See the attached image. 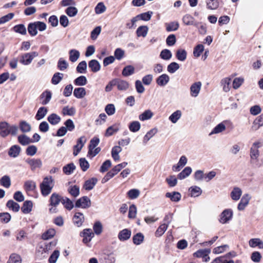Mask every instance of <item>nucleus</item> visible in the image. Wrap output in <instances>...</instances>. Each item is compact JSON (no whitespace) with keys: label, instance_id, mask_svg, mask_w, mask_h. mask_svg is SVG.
I'll use <instances>...</instances> for the list:
<instances>
[{"label":"nucleus","instance_id":"obj_1","mask_svg":"<svg viewBox=\"0 0 263 263\" xmlns=\"http://www.w3.org/2000/svg\"><path fill=\"white\" fill-rule=\"evenodd\" d=\"M18 127L15 125H10L6 121L0 122V136L5 138L9 134L12 136L16 135Z\"/></svg>","mask_w":263,"mask_h":263},{"label":"nucleus","instance_id":"obj_2","mask_svg":"<svg viewBox=\"0 0 263 263\" xmlns=\"http://www.w3.org/2000/svg\"><path fill=\"white\" fill-rule=\"evenodd\" d=\"M54 186V180L51 176H47L44 178L40 184L41 193L44 196H47L51 192Z\"/></svg>","mask_w":263,"mask_h":263},{"label":"nucleus","instance_id":"obj_3","mask_svg":"<svg viewBox=\"0 0 263 263\" xmlns=\"http://www.w3.org/2000/svg\"><path fill=\"white\" fill-rule=\"evenodd\" d=\"M62 199L63 197L56 193H54L51 195L49 200V205L50 206L49 209L50 213L54 214L58 212L57 206L61 202H62Z\"/></svg>","mask_w":263,"mask_h":263},{"label":"nucleus","instance_id":"obj_4","mask_svg":"<svg viewBox=\"0 0 263 263\" xmlns=\"http://www.w3.org/2000/svg\"><path fill=\"white\" fill-rule=\"evenodd\" d=\"M38 55L39 53L36 51L25 53L20 56V62L23 65H28L32 62L33 59Z\"/></svg>","mask_w":263,"mask_h":263},{"label":"nucleus","instance_id":"obj_5","mask_svg":"<svg viewBox=\"0 0 263 263\" xmlns=\"http://www.w3.org/2000/svg\"><path fill=\"white\" fill-rule=\"evenodd\" d=\"M261 146L260 142L257 141L253 143L250 152L251 163H254L257 161L259 156V152L258 148Z\"/></svg>","mask_w":263,"mask_h":263},{"label":"nucleus","instance_id":"obj_6","mask_svg":"<svg viewBox=\"0 0 263 263\" xmlns=\"http://www.w3.org/2000/svg\"><path fill=\"white\" fill-rule=\"evenodd\" d=\"M233 213L231 209L224 210L220 214L219 222L222 224L228 223L232 218Z\"/></svg>","mask_w":263,"mask_h":263},{"label":"nucleus","instance_id":"obj_7","mask_svg":"<svg viewBox=\"0 0 263 263\" xmlns=\"http://www.w3.org/2000/svg\"><path fill=\"white\" fill-rule=\"evenodd\" d=\"M91 205V201L87 196H83L79 199L76 202L75 206L77 208L86 209Z\"/></svg>","mask_w":263,"mask_h":263},{"label":"nucleus","instance_id":"obj_8","mask_svg":"<svg viewBox=\"0 0 263 263\" xmlns=\"http://www.w3.org/2000/svg\"><path fill=\"white\" fill-rule=\"evenodd\" d=\"M87 141V139L85 136H81L79 138L77 142V144L73 147V154L74 156H77L81 151L84 144Z\"/></svg>","mask_w":263,"mask_h":263},{"label":"nucleus","instance_id":"obj_9","mask_svg":"<svg viewBox=\"0 0 263 263\" xmlns=\"http://www.w3.org/2000/svg\"><path fill=\"white\" fill-rule=\"evenodd\" d=\"M25 161L30 165L32 171L40 168L42 165V162L40 159L28 158Z\"/></svg>","mask_w":263,"mask_h":263},{"label":"nucleus","instance_id":"obj_10","mask_svg":"<svg viewBox=\"0 0 263 263\" xmlns=\"http://www.w3.org/2000/svg\"><path fill=\"white\" fill-rule=\"evenodd\" d=\"M202 84L201 82H196L192 84L190 87V94L193 97H197L200 91Z\"/></svg>","mask_w":263,"mask_h":263},{"label":"nucleus","instance_id":"obj_11","mask_svg":"<svg viewBox=\"0 0 263 263\" xmlns=\"http://www.w3.org/2000/svg\"><path fill=\"white\" fill-rule=\"evenodd\" d=\"M81 236L83 237V242L84 243H87L93 237L94 234L90 229H86L83 231Z\"/></svg>","mask_w":263,"mask_h":263},{"label":"nucleus","instance_id":"obj_12","mask_svg":"<svg viewBox=\"0 0 263 263\" xmlns=\"http://www.w3.org/2000/svg\"><path fill=\"white\" fill-rule=\"evenodd\" d=\"M250 199L251 197L248 194L243 195L238 204L237 209L239 211H243L249 204Z\"/></svg>","mask_w":263,"mask_h":263},{"label":"nucleus","instance_id":"obj_13","mask_svg":"<svg viewBox=\"0 0 263 263\" xmlns=\"http://www.w3.org/2000/svg\"><path fill=\"white\" fill-rule=\"evenodd\" d=\"M116 86L117 89L120 91L126 90L129 86V83L125 81L120 79H115Z\"/></svg>","mask_w":263,"mask_h":263},{"label":"nucleus","instance_id":"obj_14","mask_svg":"<svg viewBox=\"0 0 263 263\" xmlns=\"http://www.w3.org/2000/svg\"><path fill=\"white\" fill-rule=\"evenodd\" d=\"M132 232L128 229H124L120 231L118 234V239L121 241H124L129 239L131 236Z\"/></svg>","mask_w":263,"mask_h":263},{"label":"nucleus","instance_id":"obj_15","mask_svg":"<svg viewBox=\"0 0 263 263\" xmlns=\"http://www.w3.org/2000/svg\"><path fill=\"white\" fill-rule=\"evenodd\" d=\"M52 93L50 91L46 90L44 91L40 97L41 103L43 105L48 104L51 99Z\"/></svg>","mask_w":263,"mask_h":263},{"label":"nucleus","instance_id":"obj_16","mask_svg":"<svg viewBox=\"0 0 263 263\" xmlns=\"http://www.w3.org/2000/svg\"><path fill=\"white\" fill-rule=\"evenodd\" d=\"M249 245L251 248L257 247L262 249H263V241L258 238H251L249 241Z\"/></svg>","mask_w":263,"mask_h":263},{"label":"nucleus","instance_id":"obj_17","mask_svg":"<svg viewBox=\"0 0 263 263\" xmlns=\"http://www.w3.org/2000/svg\"><path fill=\"white\" fill-rule=\"evenodd\" d=\"M169 81V76L166 74H162L157 78L156 82L158 85L163 87L165 86Z\"/></svg>","mask_w":263,"mask_h":263},{"label":"nucleus","instance_id":"obj_18","mask_svg":"<svg viewBox=\"0 0 263 263\" xmlns=\"http://www.w3.org/2000/svg\"><path fill=\"white\" fill-rule=\"evenodd\" d=\"M21 151V148L20 146L14 145L10 148L8 151V155L13 158L17 157L20 155Z\"/></svg>","mask_w":263,"mask_h":263},{"label":"nucleus","instance_id":"obj_19","mask_svg":"<svg viewBox=\"0 0 263 263\" xmlns=\"http://www.w3.org/2000/svg\"><path fill=\"white\" fill-rule=\"evenodd\" d=\"M242 193V192L241 189L238 187H235L231 192L230 196L232 200L237 201L240 199Z\"/></svg>","mask_w":263,"mask_h":263},{"label":"nucleus","instance_id":"obj_20","mask_svg":"<svg viewBox=\"0 0 263 263\" xmlns=\"http://www.w3.org/2000/svg\"><path fill=\"white\" fill-rule=\"evenodd\" d=\"M206 7L209 10H215L219 7L218 0H205Z\"/></svg>","mask_w":263,"mask_h":263},{"label":"nucleus","instance_id":"obj_21","mask_svg":"<svg viewBox=\"0 0 263 263\" xmlns=\"http://www.w3.org/2000/svg\"><path fill=\"white\" fill-rule=\"evenodd\" d=\"M98 180L96 178H92L86 180L83 185V188L87 191L92 190L96 184Z\"/></svg>","mask_w":263,"mask_h":263},{"label":"nucleus","instance_id":"obj_22","mask_svg":"<svg viewBox=\"0 0 263 263\" xmlns=\"http://www.w3.org/2000/svg\"><path fill=\"white\" fill-rule=\"evenodd\" d=\"M165 197L170 198L173 202H178L181 199V195L178 192H173L166 193Z\"/></svg>","mask_w":263,"mask_h":263},{"label":"nucleus","instance_id":"obj_23","mask_svg":"<svg viewBox=\"0 0 263 263\" xmlns=\"http://www.w3.org/2000/svg\"><path fill=\"white\" fill-rule=\"evenodd\" d=\"M263 126V113L259 116L256 119L253 121V125L252 126V129L253 130H256L261 126Z\"/></svg>","mask_w":263,"mask_h":263},{"label":"nucleus","instance_id":"obj_24","mask_svg":"<svg viewBox=\"0 0 263 263\" xmlns=\"http://www.w3.org/2000/svg\"><path fill=\"white\" fill-rule=\"evenodd\" d=\"M182 21L186 25H198V23L195 22V18L190 14L185 15L182 18Z\"/></svg>","mask_w":263,"mask_h":263},{"label":"nucleus","instance_id":"obj_25","mask_svg":"<svg viewBox=\"0 0 263 263\" xmlns=\"http://www.w3.org/2000/svg\"><path fill=\"white\" fill-rule=\"evenodd\" d=\"M88 67L93 72H97L101 69L99 62L96 60H91L88 62Z\"/></svg>","mask_w":263,"mask_h":263},{"label":"nucleus","instance_id":"obj_26","mask_svg":"<svg viewBox=\"0 0 263 263\" xmlns=\"http://www.w3.org/2000/svg\"><path fill=\"white\" fill-rule=\"evenodd\" d=\"M120 128L119 124H115L109 127H108L105 133V136L109 137L112 136L114 134L117 133Z\"/></svg>","mask_w":263,"mask_h":263},{"label":"nucleus","instance_id":"obj_27","mask_svg":"<svg viewBox=\"0 0 263 263\" xmlns=\"http://www.w3.org/2000/svg\"><path fill=\"white\" fill-rule=\"evenodd\" d=\"M18 142L22 145H27L33 142V140L26 135H21L18 136Z\"/></svg>","mask_w":263,"mask_h":263},{"label":"nucleus","instance_id":"obj_28","mask_svg":"<svg viewBox=\"0 0 263 263\" xmlns=\"http://www.w3.org/2000/svg\"><path fill=\"white\" fill-rule=\"evenodd\" d=\"M231 79L230 78H224L220 82L221 85L222 86L223 90L224 92H228L231 89Z\"/></svg>","mask_w":263,"mask_h":263},{"label":"nucleus","instance_id":"obj_29","mask_svg":"<svg viewBox=\"0 0 263 263\" xmlns=\"http://www.w3.org/2000/svg\"><path fill=\"white\" fill-rule=\"evenodd\" d=\"M74 223L78 227L82 226L84 221V216L83 214L78 212L75 214L73 218Z\"/></svg>","mask_w":263,"mask_h":263},{"label":"nucleus","instance_id":"obj_30","mask_svg":"<svg viewBox=\"0 0 263 263\" xmlns=\"http://www.w3.org/2000/svg\"><path fill=\"white\" fill-rule=\"evenodd\" d=\"M86 94V90L84 87L76 88L73 91L74 96L78 99L83 98Z\"/></svg>","mask_w":263,"mask_h":263},{"label":"nucleus","instance_id":"obj_31","mask_svg":"<svg viewBox=\"0 0 263 263\" xmlns=\"http://www.w3.org/2000/svg\"><path fill=\"white\" fill-rule=\"evenodd\" d=\"M61 117L56 114H51L48 118V122L52 125L58 124L61 121Z\"/></svg>","mask_w":263,"mask_h":263},{"label":"nucleus","instance_id":"obj_32","mask_svg":"<svg viewBox=\"0 0 263 263\" xmlns=\"http://www.w3.org/2000/svg\"><path fill=\"white\" fill-rule=\"evenodd\" d=\"M32 202L31 201H25L21 208L22 211L24 214L29 213L32 208Z\"/></svg>","mask_w":263,"mask_h":263},{"label":"nucleus","instance_id":"obj_33","mask_svg":"<svg viewBox=\"0 0 263 263\" xmlns=\"http://www.w3.org/2000/svg\"><path fill=\"white\" fill-rule=\"evenodd\" d=\"M148 28L146 26H141L138 28L136 34L138 37H145L147 34Z\"/></svg>","mask_w":263,"mask_h":263},{"label":"nucleus","instance_id":"obj_34","mask_svg":"<svg viewBox=\"0 0 263 263\" xmlns=\"http://www.w3.org/2000/svg\"><path fill=\"white\" fill-rule=\"evenodd\" d=\"M153 115V112L151 110L147 109L139 115V119L140 120L143 121L151 119Z\"/></svg>","mask_w":263,"mask_h":263},{"label":"nucleus","instance_id":"obj_35","mask_svg":"<svg viewBox=\"0 0 263 263\" xmlns=\"http://www.w3.org/2000/svg\"><path fill=\"white\" fill-rule=\"evenodd\" d=\"M19 127L23 133H28L31 129L30 124L25 121H21L20 122Z\"/></svg>","mask_w":263,"mask_h":263},{"label":"nucleus","instance_id":"obj_36","mask_svg":"<svg viewBox=\"0 0 263 263\" xmlns=\"http://www.w3.org/2000/svg\"><path fill=\"white\" fill-rule=\"evenodd\" d=\"M182 115L181 111L177 110L174 112L168 118V119L173 123H176L180 119Z\"/></svg>","mask_w":263,"mask_h":263},{"label":"nucleus","instance_id":"obj_37","mask_svg":"<svg viewBox=\"0 0 263 263\" xmlns=\"http://www.w3.org/2000/svg\"><path fill=\"white\" fill-rule=\"evenodd\" d=\"M192 168L189 167H185L178 175V179L182 180L188 177L192 173Z\"/></svg>","mask_w":263,"mask_h":263},{"label":"nucleus","instance_id":"obj_38","mask_svg":"<svg viewBox=\"0 0 263 263\" xmlns=\"http://www.w3.org/2000/svg\"><path fill=\"white\" fill-rule=\"evenodd\" d=\"M47 109L45 107H40L35 115V118L37 120H40L44 118L47 113Z\"/></svg>","mask_w":263,"mask_h":263},{"label":"nucleus","instance_id":"obj_39","mask_svg":"<svg viewBox=\"0 0 263 263\" xmlns=\"http://www.w3.org/2000/svg\"><path fill=\"white\" fill-rule=\"evenodd\" d=\"M69 60L72 62H76L79 58L80 54L78 50L71 49L69 51Z\"/></svg>","mask_w":263,"mask_h":263},{"label":"nucleus","instance_id":"obj_40","mask_svg":"<svg viewBox=\"0 0 263 263\" xmlns=\"http://www.w3.org/2000/svg\"><path fill=\"white\" fill-rule=\"evenodd\" d=\"M6 206L14 212H17L20 209V205L12 200H9L6 204Z\"/></svg>","mask_w":263,"mask_h":263},{"label":"nucleus","instance_id":"obj_41","mask_svg":"<svg viewBox=\"0 0 263 263\" xmlns=\"http://www.w3.org/2000/svg\"><path fill=\"white\" fill-rule=\"evenodd\" d=\"M76 169V166L73 163H69L63 167V172L67 175L71 174Z\"/></svg>","mask_w":263,"mask_h":263},{"label":"nucleus","instance_id":"obj_42","mask_svg":"<svg viewBox=\"0 0 263 263\" xmlns=\"http://www.w3.org/2000/svg\"><path fill=\"white\" fill-rule=\"evenodd\" d=\"M190 194L192 197H196L200 196L202 193L201 189L197 186H192L189 189Z\"/></svg>","mask_w":263,"mask_h":263},{"label":"nucleus","instance_id":"obj_43","mask_svg":"<svg viewBox=\"0 0 263 263\" xmlns=\"http://www.w3.org/2000/svg\"><path fill=\"white\" fill-rule=\"evenodd\" d=\"M99 142L100 140L97 137H93L92 139H91L88 147V154H91L92 153V150L94 149L96 147V146L99 144Z\"/></svg>","mask_w":263,"mask_h":263},{"label":"nucleus","instance_id":"obj_44","mask_svg":"<svg viewBox=\"0 0 263 263\" xmlns=\"http://www.w3.org/2000/svg\"><path fill=\"white\" fill-rule=\"evenodd\" d=\"M14 31L22 35H26L27 30L25 26L23 24H19L14 26L13 28Z\"/></svg>","mask_w":263,"mask_h":263},{"label":"nucleus","instance_id":"obj_45","mask_svg":"<svg viewBox=\"0 0 263 263\" xmlns=\"http://www.w3.org/2000/svg\"><path fill=\"white\" fill-rule=\"evenodd\" d=\"M135 72V68L132 65L125 66L122 72V74L124 77H128L133 74Z\"/></svg>","mask_w":263,"mask_h":263},{"label":"nucleus","instance_id":"obj_46","mask_svg":"<svg viewBox=\"0 0 263 263\" xmlns=\"http://www.w3.org/2000/svg\"><path fill=\"white\" fill-rule=\"evenodd\" d=\"M55 233V230L54 229H49L43 234L42 237L44 240H47L53 237Z\"/></svg>","mask_w":263,"mask_h":263},{"label":"nucleus","instance_id":"obj_47","mask_svg":"<svg viewBox=\"0 0 263 263\" xmlns=\"http://www.w3.org/2000/svg\"><path fill=\"white\" fill-rule=\"evenodd\" d=\"M0 184L6 188H9L11 185V180L10 177L7 175H5L0 179Z\"/></svg>","mask_w":263,"mask_h":263},{"label":"nucleus","instance_id":"obj_48","mask_svg":"<svg viewBox=\"0 0 263 263\" xmlns=\"http://www.w3.org/2000/svg\"><path fill=\"white\" fill-rule=\"evenodd\" d=\"M62 114L64 115L72 116L76 114V109L73 107L65 106L62 109Z\"/></svg>","mask_w":263,"mask_h":263},{"label":"nucleus","instance_id":"obj_49","mask_svg":"<svg viewBox=\"0 0 263 263\" xmlns=\"http://www.w3.org/2000/svg\"><path fill=\"white\" fill-rule=\"evenodd\" d=\"M166 30L168 32L176 31L179 28V23L177 22H173L165 24Z\"/></svg>","mask_w":263,"mask_h":263},{"label":"nucleus","instance_id":"obj_50","mask_svg":"<svg viewBox=\"0 0 263 263\" xmlns=\"http://www.w3.org/2000/svg\"><path fill=\"white\" fill-rule=\"evenodd\" d=\"M63 76H64L63 74L62 73H60V72L55 73L53 74V76L51 79V83L53 85H57L63 79Z\"/></svg>","mask_w":263,"mask_h":263},{"label":"nucleus","instance_id":"obj_51","mask_svg":"<svg viewBox=\"0 0 263 263\" xmlns=\"http://www.w3.org/2000/svg\"><path fill=\"white\" fill-rule=\"evenodd\" d=\"M167 224L165 223L161 224L155 232V236L158 237L161 236L167 229Z\"/></svg>","mask_w":263,"mask_h":263},{"label":"nucleus","instance_id":"obj_52","mask_svg":"<svg viewBox=\"0 0 263 263\" xmlns=\"http://www.w3.org/2000/svg\"><path fill=\"white\" fill-rule=\"evenodd\" d=\"M87 83V80L85 76H81L76 78L74 81V83L77 86H84Z\"/></svg>","mask_w":263,"mask_h":263},{"label":"nucleus","instance_id":"obj_53","mask_svg":"<svg viewBox=\"0 0 263 263\" xmlns=\"http://www.w3.org/2000/svg\"><path fill=\"white\" fill-rule=\"evenodd\" d=\"M226 129V126L223 123H220L216 126L210 135L216 134L220 133Z\"/></svg>","mask_w":263,"mask_h":263},{"label":"nucleus","instance_id":"obj_54","mask_svg":"<svg viewBox=\"0 0 263 263\" xmlns=\"http://www.w3.org/2000/svg\"><path fill=\"white\" fill-rule=\"evenodd\" d=\"M68 191L74 197L78 196L80 194V189L77 185L70 186L68 188Z\"/></svg>","mask_w":263,"mask_h":263},{"label":"nucleus","instance_id":"obj_55","mask_svg":"<svg viewBox=\"0 0 263 263\" xmlns=\"http://www.w3.org/2000/svg\"><path fill=\"white\" fill-rule=\"evenodd\" d=\"M210 253L209 249H201L194 253V256L196 257H206L208 254Z\"/></svg>","mask_w":263,"mask_h":263},{"label":"nucleus","instance_id":"obj_56","mask_svg":"<svg viewBox=\"0 0 263 263\" xmlns=\"http://www.w3.org/2000/svg\"><path fill=\"white\" fill-rule=\"evenodd\" d=\"M157 133V128H153L148 132L144 136L143 138V142L146 143L156 133Z\"/></svg>","mask_w":263,"mask_h":263},{"label":"nucleus","instance_id":"obj_57","mask_svg":"<svg viewBox=\"0 0 263 263\" xmlns=\"http://www.w3.org/2000/svg\"><path fill=\"white\" fill-rule=\"evenodd\" d=\"M141 127V124L138 121L132 122L129 126L128 128L132 132H137L139 130Z\"/></svg>","mask_w":263,"mask_h":263},{"label":"nucleus","instance_id":"obj_58","mask_svg":"<svg viewBox=\"0 0 263 263\" xmlns=\"http://www.w3.org/2000/svg\"><path fill=\"white\" fill-rule=\"evenodd\" d=\"M144 240V236L141 233H138L133 236V240L134 244L139 245L141 244Z\"/></svg>","mask_w":263,"mask_h":263},{"label":"nucleus","instance_id":"obj_59","mask_svg":"<svg viewBox=\"0 0 263 263\" xmlns=\"http://www.w3.org/2000/svg\"><path fill=\"white\" fill-rule=\"evenodd\" d=\"M187 53L184 49H178L176 52V58L181 61H184L186 59Z\"/></svg>","mask_w":263,"mask_h":263},{"label":"nucleus","instance_id":"obj_60","mask_svg":"<svg viewBox=\"0 0 263 263\" xmlns=\"http://www.w3.org/2000/svg\"><path fill=\"white\" fill-rule=\"evenodd\" d=\"M87 63L86 61H83L79 63L77 67V71L80 73H85L86 71Z\"/></svg>","mask_w":263,"mask_h":263},{"label":"nucleus","instance_id":"obj_61","mask_svg":"<svg viewBox=\"0 0 263 263\" xmlns=\"http://www.w3.org/2000/svg\"><path fill=\"white\" fill-rule=\"evenodd\" d=\"M24 187L25 190L27 192L32 191L36 187L35 183L31 180L27 181L24 184Z\"/></svg>","mask_w":263,"mask_h":263},{"label":"nucleus","instance_id":"obj_62","mask_svg":"<svg viewBox=\"0 0 263 263\" xmlns=\"http://www.w3.org/2000/svg\"><path fill=\"white\" fill-rule=\"evenodd\" d=\"M28 31L30 35L35 36L37 33V28L35 23H30L28 26Z\"/></svg>","mask_w":263,"mask_h":263},{"label":"nucleus","instance_id":"obj_63","mask_svg":"<svg viewBox=\"0 0 263 263\" xmlns=\"http://www.w3.org/2000/svg\"><path fill=\"white\" fill-rule=\"evenodd\" d=\"M172 56V54L171 51L166 49L162 50L160 54L161 58L165 60H170Z\"/></svg>","mask_w":263,"mask_h":263},{"label":"nucleus","instance_id":"obj_64","mask_svg":"<svg viewBox=\"0 0 263 263\" xmlns=\"http://www.w3.org/2000/svg\"><path fill=\"white\" fill-rule=\"evenodd\" d=\"M8 263H21L20 256L16 254H12L10 256Z\"/></svg>","mask_w":263,"mask_h":263}]
</instances>
